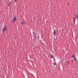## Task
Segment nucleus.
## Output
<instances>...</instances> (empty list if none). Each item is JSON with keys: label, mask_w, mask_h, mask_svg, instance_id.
Returning a JSON list of instances; mask_svg holds the SVG:
<instances>
[{"label": "nucleus", "mask_w": 78, "mask_h": 78, "mask_svg": "<svg viewBox=\"0 0 78 78\" xmlns=\"http://www.w3.org/2000/svg\"><path fill=\"white\" fill-rule=\"evenodd\" d=\"M15 2H17V0H15Z\"/></svg>", "instance_id": "nucleus-14"}, {"label": "nucleus", "mask_w": 78, "mask_h": 78, "mask_svg": "<svg viewBox=\"0 0 78 78\" xmlns=\"http://www.w3.org/2000/svg\"><path fill=\"white\" fill-rule=\"evenodd\" d=\"M71 61H72V62H74V60H71Z\"/></svg>", "instance_id": "nucleus-11"}, {"label": "nucleus", "mask_w": 78, "mask_h": 78, "mask_svg": "<svg viewBox=\"0 0 78 78\" xmlns=\"http://www.w3.org/2000/svg\"><path fill=\"white\" fill-rule=\"evenodd\" d=\"M9 7H10V4H9Z\"/></svg>", "instance_id": "nucleus-15"}, {"label": "nucleus", "mask_w": 78, "mask_h": 78, "mask_svg": "<svg viewBox=\"0 0 78 78\" xmlns=\"http://www.w3.org/2000/svg\"><path fill=\"white\" fill-rule=\"evenodd\" d=\"M11 4V2H9V4Z\"/></svg>", "instance_id": "nucleus-16"}, {"label": "nucleus", "mask_w": 78, "mask_h": 78, "mask_svg": "<svg viewBox=\"0 0 78 78\" xmlns=\"http://www.w3.org/2000/svg\"><path fill=\"white\" fill-rule=\"evenodd\" d=\"M43 41H44V40H43V41L40 40V42H41V43H44Z\"/></svg>", "instance_id": "nucleus-7"}, {"label": "nucleus", "mask_w": 78, "mask_h": 78, "mask_svg": "<svg viewBox=\"0 0 78 78\" xmlns=\"http://www.w3.org/2000/svg\"><path fill=\"white\" fill-rule=\"evenodd\" d=\"M56 34V31L55 30L53 33V34H54V35H55Z\"/></svg>", "instance_id": "nucleus-4"}, {"label": "nucleus", "mask_w": 78, "mask_h": 78, "mask_svg": "<svg viewBox=\"0 0 78 78\" xmlns=\"http://www.w3.org/2000/svg\"><path fill=\"white\" fill-rule=\"evenodd\" d=\"M54 62H55V57H54Z\"/></svg>", "instance_id": "nucleus-12"}, {"label": "nucleus", "mask_w": 78, "mask_h": 78, "mask_svg": "<svg viewBox=\"0 0 78 78\" xmlns=\"http://www.w3.org/2000/svg\"><path fill=\"white\" fill-rule=\"evenodd\" d=\"M21 23H22V24H23V25H25V23L23 21L21 22Z\"/></svg>", "instance_id": "nucleus-5"}, {"label": "nucleus", "mask_w": 78, "mask_h": 78, "mask_svg": "<svg viewBox=\"0 0 78 78\" xmlns=\"http://www.w3.org/2000/svg\"><path fill=\"white\" fill-rule=\"evenodd\" d=\"M16 19H17V17H16V16H15L12 22H14L15 21H16Z\"/></svg>", "instance_id": "nucleus-3"}, {"label": "nucleus", "mask_w": 78, "mask_h": 78, "mask_svg": "<svg viewBox=\"0 0 78 78\" xmlns=\"http://www.w3.org/2000/svg\"><path fill=\"white\" fill-rule=\"evenodd\" d=\"M33 35L34 36L35 38V39H39V35L38 36V38H37V34H36L35 32H34L33 33Z\"/></svg>", "instance_id": "nucleus-1"}, {"label": "nucleus", "mask_w": 78, "mask_h": 78, "mask_svg": "<svg viewBox=\"0 0 78 78\" xmlns=\"http://www.w3.org/2000/svg\"><path fill=\"white\" fill-rule=\"evenodd\" d=\"M72 57L73 58H75V55H73L72 56Z\"/></svg>", "instance_id": "nucleus-10"}, {"label": "nucleus", "mask_w": 78, "mask_h": 78, "mask_svg": "<svg viewBox=\"0 0 78 78\" xmlns=\"http://www.w3.org/2000/svg\"><path fill=\"white\" fill-rule=\"evenodd\" d=\"M74 60H75V61H76V58L75 57H74Z\"/></svg>", "instance_id": "nucleus-9"}, {"label": "nucleus", "mask_w": 78, "mask_h": 78, "mask_svg": "<svg viewBox=\"0 0 78 78\" xmlns=\"http://www.w3.org/2000/svg\"><path fill=\"white\" fill-rule=\"evenodd\" d=\"M76 19H78V16H76Z\"/></svg>", "instance_id": "nucleus-8"}, {"label": "nucleus", "mask_w": 78, "mask_h": 78, "mask_svg": "<svg viewBox=\"0 0 78 78\" xmlns=\"http://www.w3.org/2000/svg\"><path fill=\"white\" fill-rule=\"evenodd\" d=\"M56 63H54V65H56Z\"/></svg>", "instance_id": "nucleus-13"}, {"label": "nucleus", "mask_w": 78, "mask_h": 78, "mask_svg": "<svg viewBox=\"0 0 78 78\" xmlns=\"http://www.w3.org/2000/svg\"><path fill=\"white\" fill-rule=\"evenodd\" d=\"M50 56L51 58H53V56L52 55H51Z\"/></svg>", "instance_id": "nucleus-6"}, {"label": "nucleus", "mask_w": 78, "mask_h": 78, "mask_svg": "<svg viewBox=\"0 0 78 78\" xmlns=\"http://www.w3.org/2000/svg\"><path fill=\"white\" fill-rule=\"evenodd\" d=\"M6 28H7V26H5L4 28L2 29V32L3 33H4L5 31H6Z\"/></svg>", "instance_id": "nucleus-2"}]
</instances>
